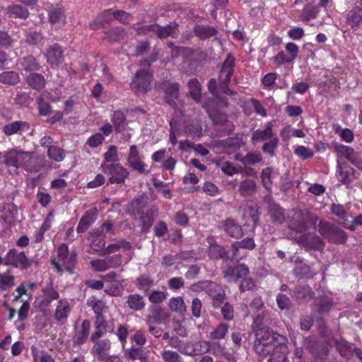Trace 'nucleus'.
<instances>
[{"instance_id": "69168bd1", "label": "nucleus", "mask_w": 362, "mask_h": 362, "mask_svg": "<svg viewBox=\"0 0 362 362\" xmlns=\"http://www.w3.org/2000/svg\"><path fill=\"white\" fill-rule=\"evenodd\" d=\"M160 357L163 362H182L180 355L175 351L163 350L160 352Z\"/></svg>"}, {"instance_id": "864d4df0", "label": "nucleus", "mask_w": 362, "mask_h": 362, "mask_svg": "<svg viewBox=\"0 0 362 362\" xmlns=\"http://www.w3.org/2000/svg\"><path fill=\"white\" fill-rule=\"evenodd\" d=\"M210 351V341L193 342V355H204Z\"/></svg>"}, {"instance_id": "8fccbe9b", "label": "nucleus", "mask_w": 362, "mask_h": 362, "mask_svg": "<svg viewBox=\"0 0 362 362\" xmlns=\"http://www.w3.org/2000/svg\"><path fill=\"white\" fill-rule=\"evenodd\" d=\"M335 348H337L339 354L345 358L349 357L353 354V350L354 349L351 348V344L347 341L343 339L335 342Z\"/></svg>"}, {"instance_id": "aec40b11", "label": "nucleus", "mask_w": 362, "mask_h": 362, "mask_svg": "<svg viewBox=\"0 0 362 362\" xmlns=\"http://www.w3.org/2000/svg\"><path fill=\"white\" fill-rule=\"evenodd\" d=\"M202 288L206 290L214 300L221 302L224 298V292L221 286L212 281H204L200 283Z\"/></svg>"}, {"instance_id": "0e129e2a", "label": "nucleus", "mask_w": 362, "mask_h": 362, "mask_svg": "<svg viewBox=\"0 0 362 362\" xmlns=\"http://www.w3.org/2000/svg\"><path fill=\"white\" fill-rule=\"evenodd\" d=\"M273 173V169L270 167L266 168L262 170V175H260V177H262V182L264 188H266L267 190L270 191L272 187V175Z\"/></svg>"}, {"instance_id": "f3484780", "label": "nucleus", "mask_w": 362, "mask_h": 362, "mask_svg": "<svg viewBox=\"0 0 362 362\" xmlns=\"http://www.w3.org/2000/svg\"><path fill=\"white\" fill-rule=\"evenodd\" d=\"M273 122L269 121L264 125V129H257L252 132L251 141L252 144L264 141H271L273 138H277L273 134Z\"/></svg>"}, {"instance_id": "b1692460", "label": "nucleus", "mask_w": 362, "mask_h": 362, "mask_svg": "<svg viewBox=\"0 0 362 362\" xmlns=\"http://www.w3.org/2000/svg\"><path fill=\"white\" fill-rule=\"evenodd\" d=\"M298 47H285L284 51H280L274 58V62L279 65L292 62L298 52Z\"/></svg>"}, {"instance_id": "774afa93", "label": "nucleus", "mask_w": 362, "mask_h": 362, "mask_svg": "<svg viewBox=\"0 0 362 362\" xmlns=\"http://www.w3.org/2000/svg\"><path fill=\"white\" fill-rule=\"evenodd\" d=\"M146 296H148V300L151 303H163L165 299V293L163 291L153 290L151 292L147 293Z\"/></svg>"}, {"instance_id": "0eeeda50", "label": "nucleus", "mask_w": 362, "mask_h": 362, "mask_svg": "<svg viewBox=\"0 0 362 362\" xmlns=\"http://www.w3.org/2000/svg\"><path fill=\"white\" fill-rule=\"evenodd\" d=\"M205 109L206 113L215 126L221 127V135H230L234 131V124L228 121L226 113L222 112L219 110L211 107L209 105L204 104L202 105Z\"/></svg>"}, {"instance_id": "7ed1b4c3", "label": "nucleus", "mask_w": 362, "mask_h": 362, "mask_svg": "<svg viewBox=\"0 0 362 362\" xmlns=\"http://www.w3.org/2000/svg\"><path fill=\"white\" fill-rule=\"evenodd\" d=\"M318 232L331 244L344 245L347 241L348 235L346 231L329 221H321L318 223Z\"/></svg>"}, {"instance_id": "20e7f679", "label": "nucleus", "mask_w": 362, "mask_h": 362, "mask_svg": "<svg viewBox=\"0 0 362 362\" xmlns=\"http://www.w3.org/2000/svg\"><path fill=\"white\" fill-rule=\"evenodd\" d=\"M235 65V59L234 56L230 53L228 54L223 62L218 76L219 88L222 90V93L230 96L235 95V92L228 87L231 76L234 74Z\"/></svg>"}, {"instance_id": "4be33fe9", "label": "nucleus", "mask_w": 362, "mask_h": 362, "mask_svg": "<svg viewBox=\"0 0 362 362\" xmlns=\"http://www.w3.org/2000/svg\"><path fill=\"white\" fill-rule=\"evenodd\" d=\"M125 355L131 361H139V362H149V350L144 346L127 348Z\"/></svg>"}, {"instance_id": "ddd939ff", "label": "nucleus", "mask_w": 362, "mask_h": 362, "mask_svg": "<svg viewBox=\"0 0 362 362\" xmlns=\"http://www.w3.org/2000/svg\"><path fill=\"white\" fill-rule=\"evenodd\" d=\"M90 331V322L89 320H83L81 327L76 326L74 327V332L72 336L73 346H81L85 344L88 339Z\"/></svg>"}, {"instance_id": "cd10ccee", "label": "nucleus", "mask_w": 362, "mask_h": 362, "mask_svg": "<svg viewBox=\"0 0 362 362\" xmlns=\"http://www.w3.org/2000/svg\"><path fill=\"white\" fill-rule=\"evenodd\" d=\"M193 33L200 40H206L216 36L218 30L214 26L197 24L193 28Z\"/></svg>"}, {"instance_id": "4468645a", "label": "nucleus", "mask_w": 362, "mask_h": 362, "mask_svg": "<svg viewBox=\"0 0 362 362\" xmlns=\"http://www.w3.org/2000/svg\"><path fill=\"white\" fill-rule=\"evenodd\" d=\"M337 177L343 185L348 186L357 179L356 172L351 166L345 164H338Z\"/></svg>"}, {"instance_id": "a878e982", "label": "nucleus", "mask_w": 362, "mask_h": 362, "mask_svg": "<svg viewBox=\"0 0 362 362\" xmlns=\"http://www.w3.org/2000/svg\"><path fill=\"white\" fill-rule=\"evenodd\" d=\"M110 12L111 9H107L98 15L93 21L90 24V28L93 30H98L99 29L107 28L112 21Z\"/></svg>"}, {"instance_id": "bf43d9fd", "label": "nucleus", "mask_w": 362, "mask_h": 362, "mask_svg": "<svg viewBox=\"0 0 362 362\" xmlns=\"http://www.w3.org/2000/svg\"><path fill=\"white\" fill-rule=\"evenodd\" d=\"M278 147V138H273L271 141H267L262 146V150L264 154L270 157H274L276 150Z\"/></svg>"}, {"instance_id": "6e6d98bb", "label": "nucleus", "mask_w": 362, "mask_h": 362, "mask_svg": "<svg viewBox=\"0 0 362 362\" xmlns=\"http://www.w3.org/2000/svg\"><path fill=\"white\" fill-rule=\"evenodd\" d=\"M21 64L23 69L28 72L34 71L40 69V65L36 62V59L32 56L23 58Z\"/></svg>"}, {"instance_id": "79ce46f5", "label": "nucleus", "mask_w": 362, "mask_h": 362, "mask_svg": "<svg viewBox=\"0 0 362 362\" xmlns=\"http://www.w3.org/2000/svg\"><path fill=\"white\" fill-rule=\"evenodd\" d=\"M209 255L210 258L214 259H222L227 260L228 259V251L223 246L218 244L210 245Z\"/></svg>"}, {"instance_id": "49530a36", "label": "nucleus", "mask_w": 362, "mask_h": 362, "mask_svg": "<svg viewBox=\"0 0 362 362\" xmlns=\"http://www.w3.org/2000/svg\"><path fill=\"white\" fill-rule=\"evenodd\" d=\"M189 93L192 100L198 103L202 98V87L197 79L193 78L188 82Z\"/></svg>"}, {"instance_id": "f8f14e48", "label": "nucleus", "mask_w": 362, "mask_h": 362, "mask_svg": "<svg viewBox=\"0 0 362 362\" xmlns=\"http://www.w3.org/2000/svg\"><path fill=\"white\" fill-rule=\"evenodd\" d=\"M4 265H11L15 268L27 269L31 265V262L24 253L13 248L7 252L4 257Z\"/></svg>"}, {"instance_id": "4c0bfd02", "label": "nucleus", "mask_w": 362, "mask_h": 362, "mask_svg": "<svg viewBox=\"0 0 362 362\" xmlns=\"http://www.w3.org/2000/svg\"><path fill=\"white\" fill-rule=\"evenodd\" d=\"M256 182L252 179H246L240 182L239 193L242 197H250L255 193Z\"/></svg>"}, {"instance_id": "72a5a7b5", "label": "nucleus", "mask_w": 362, "mask_h": 362, "mask_svg": "<svg viewBox=\"0 0 362 362\" xmlns=\"http://www.w3.org/2000/svg\"><path fill=\"white\" fill-rule=\"evenodd\" d=\"M70 313V306L68 300H60L56 306L54 318L57 321L64 320Z\"/></svg>"}, {"instance_id": "2eb2a0df", "label": "nucleus", "mask_w": 362, "mask_h": 362, "mask_svg": "<svg viewBox=\"0 0 362 362\" xmlns=\"http://www.w3.org/2000/svg\"><path fill=\"white\" fill-rule=\"evenodd\" d=\"M98 216V210L97 207H93L86 211L83 216H81L79 223L77 224V233H84L88 228L94 223Z\"/></svg>"}, {"instance_id": "f704fd0d", "label": "nucleus", "mask_w": 362, "mask_h": 362, "mask_svg": "<svg viewBox=\"0 0 362 362\" xmlns=\"http://www.w3.org/2000/svg\"><path fill=\"white\" fill-rule=\"evenodd\" d=\"M127 305L131 310L139 311L144 308L145 302L144 297L139 293H134L127 296Z\"/></svg>"}, {"instance_id": "338daca9", "label": "nucleus", "mask_w": 362, "mask_h": 362, "mask_svg": "<svg viewBox=\"0 0 362 362\" xmlns=\"http://www.w3.org/2000/svg\"><path fill=\"white\" fill-rule=\"evenodd\" d=\"M271 217L272 221L279 223H281L284 222L285 216H284V210L281 206H272L270 209Z\"/></svg>"}, {"instance_id": "5fc2aeb1", "label": "nucleus", "mask_w": 362, "mask_h": 362, "mask_svg": "<svg viewBox=\"0 0 362 362\" xmlns=\"http://www.w3.org/2000/svg\"><path fill=\"white\" fill-rule=\"evenodd\" d=\"M244 217H248L247 224L251 225L255 228L257 222L259 221V213L256 209L252 206H248L247 209L244 211Z\"/></svg>"}, {"instance_id": "c85d7f7f", "label": "nucleus", "mask_w": 362, "mask_h": 362, "mask_svg": "<svg viewBox=\"0 0 362 362\" xmlns=\"http://www.w3.org/2000/svg\"><path fill=\"white\" fill-rule=\"evenodd\" d=\"M235 160L245 166L255 165L262 161V155L259 152H248L245 156L235 154Z\"/></svg>"}, {"instance_id": "412c9836", "label": "nucleus", "mask_w": 362, "mask_h": 362, "mask_svg": "<svg viewBox=\"0 0 362 362\" xmlns=\"http://www.w3.org/2000/svg\"><path fill=\"white\" fill-rule=\"evenodd\" d=\"M94 343L92 348V354L97 356L98 361H105L106 354L111 349V341L108 339L93 341Z\"/></svg>"}, {"instance_id": "5701e85b", "label": "nucleus", "mask_w": 362, "mask_h": 362, "mask_svg": "<svg viewBox=\"0 0 362 362\" xmlns=\"http://www.w3.org/2000/svg\"><path fill=\"white\" fill-rule=\"evenodd\" d=\"M156 35L160 40L168 37L177 38L179 35L177 24L176 23H170L163 26L158 24Z\"/></svg>"}, {"instance_id": "58836bf2", "label": "nucleus", "mask_w": 362, "mask_h": 362, "mask_svg": "<svg viewBox=\"0 0 362 362\" xmlns=\"http://www.w3.org/2000/svg\"><path fill=\"white\" fill-rule=\"evenodd\" d=\"M26 81L32 89L40 90L44 88L45 80L43 75L36 73H31L27 76Z\"/></svg>"}, {"instance_id": "39448f33", "label": "nucleus", "mask_w": 362, "mask_h": 362, "mask_svg": "<svg viewBox=\"0 0 362 362\" xmlns=\"http://www.w3.org/2000/svg\"><path fill=\"white\" fill-rule=\"evenodd\" d=\"M100 168L107 177V185H122L130 175V172L120 163H102Z\"/></svg>"}, {"instance_id": "473e14b6", "label": "nucleus", "mask_w": 362, "mask_h": 362, "mask_svg": "<svg viewBox=\"0 0 362 362\" xmlns=\"http://www.w3.org/2000/svg\"><path fill=\"white\" fill-rule=\"evenodd\" d=\"M346 23L351 28H356L362 23V8L356 7L347 13Z\"/></svg>"}, {"instance_id": "393cba45", "label": "nucleus", "mask_w": 362, "mask_h": 362, "mask_svg": "<svg viewBox=\"0 0 362 362\" xmlns=\"http://www.w3.org/2000/svg\"><path fill=\"white\" fill-rule=\"evenodd\" d=\"M90 247L92 248L93 252H96L99 255L105 247V235L98 230H93L90 233Z\"/></svg>"}, {"instance_id": "09e8293b", "label": "nucleus", "mask_w": 362, "mask_h": 362, "mask_svg": "<svg viewBox=\"0 0 362 362\" xmlns=\"http://www.w3.org/2000/svg\"><path fill=\"white\" fill-rule=\"evenodd\" d=\"M48 158L55 162H62L65 157V151L61 147L57 146H51L47 149Z\"/></svg>"}, {"instance_id": "3c124183", "label": "nucleus", "mask_w": 362, "mask_h": 362, "mask_svg": "<svg viewBox=\"0 0 362 362\" xmlns=\"http://www.w3.org/2000/svg\"><path fill=\"white\" fill-rule=\"evenodd\" d=\"M228 331V325L226 323H221L210 332V338L214 341L222 339L226 337Z\"/></svg>"}, {"instance_id": "dca6fc26", "label": "nucleus", "mask_w": 362, "mask_h": 362, "mask_svg": "<svg viewBox=\"0 0 362 362\" xmlns=\"http://www.w3.org/2000/svg\"><path fill=\"white\" fill-rule=\"evenodd\" d=\"M165 103L173 107H177L175 100L180 97V86L177 82H168L163 85Z\"/></svg>"}, {"instance_id": "f257e3e1", "label": "nucleus", "mask_w": 362, "mask_h": 362, "mask_svg": "<svg viewBox=\"0 0 362 362\" xmlns=\"http://www.w3.org/2000/svg\"><path fill=\"white\" fill-rule=\"evenodd\" d=\"M254 351L263 357L270 355L267 362H289L288 338L268 327L256 330Z\"/></svg>"}, {"instance_id": "a211bd4d", "label": "nucleus", "mask_w": 362, "mask_h": 362, "mask_svg": "<svg viewBox=\"0 0 362 362\" xmlns=\"http://www.w3.org/2000/svg\"><path fill=\"white\" fill-rule=\"evenodd\" d=\"M184 131L185 135L193 139H200L202 136L201 121L197 118L185 121Z\"/></svg>"}, {"instance_id": "de8ad7c7", "label": "nucleus", "mask_w": 362, "mask_h": 362, "mask_svg": "<svg viewBox=\"0 0 362 362\" xmlns=\"http://www.w3.org/2000/svg\"><path fill=\"white\" fill-rule=\"evenodd\" d=\"M59 261L62 262V265L64 266L65 270L69 272V274H72L77 262V253L72 251L67 257L60 259Z\"/></svg>"}, {"instance_id": "052dcab7", "label": "nucleus", "mask_w": 362, "mask_h": 362, "mask_svg": "<svg viewBox=\"0 0 362 362\" xmlns=\"http://www.w3.org/2000/svg\"><path fill=\"white\" fill-rule=\"evenodd\" d=\"M103 159H105V162L107 163H118L119 156L117 148L114 145L110 146L107 151L103 154Z\"/></svg>"}, {"instance_id": "ea45409f", "label": "nucleus", "mask_w": 362, "mask_h": 362, "mask_svg": "<svg viewBox=\"0 0 362 362\" xmlns=\"http://www.w3.org/2000/svg\"><path fill=\"white\" fill-rule=\"evenodd\" d=\"M111 122H112L115 131L117 133L122 132L126 128V116L122 111H115L111 116Z\"/></svg>"}, {"instance_id": "423d86ee", "label": "nucleus", "mask_w": 362, "mask_h": 362, "mask_svg": "<svg viewBox=\"0 0 362 362\" xmlns=\"http://www.w3.org/2000/svg\"><path fill=\"white\" fill-rule=\"evenodd\" d=\"M152 81L153 75L150 71L139 69L131 79V90L137 95L146 94L151 89Z\"/></svg>"}, {"instance_id": "37998d69", "label": "nucleus", "mask_w": 362, "mask_h": 362, "mask_svg": "<svg viewBox=\"0 0 362 362\" xmlns=\"http://www.w3.org/2000/svg\"><path fill=\"white\" fill-rule=\"evenodd\" d=\"M47 61L51 66L58 64L62 59V51L60 47H52L47 52Z\"/></svg>"}, {"instance_id": "a19ab883", "label": "nucleus", "mask_w": 362, "mask_h": 362, "mask_svg": "<svg viewBox=\"0 0 362 362\" xmlns=\"http://www.w3.org/2000/svg\"><path fill=\"white\" fill-rule=\"evenodd\" d=\"M7 13L9 16L15 18L25 19L28 17L30 13L26 8L18 4L10 5L7 7Z\"/></svg>"}, {"instance_id": "2f4dec72", "label": "nucleus", "mask_w": 362, "mask_h": 362, "mask_svg": "<svg viewBox=\"0 0 362 362\" xmlns=\"http://www.w3.org/2000/svg\"><path fill=\"white\" fill-rule=\"evenodd\" d=\"M30 310V305L28 301L23 302V305L20 306L18 310V320L14 322L15 327L19 332H23L25 329V324L23 321L27 319L28 316V311Z\"/></svg>"}, {"instance_id": "e2e57ef3", "label": "nucleus", "mask_w": 362, "mask_h": 362, "mask_svg": "<svg viewBox=\"0 0 362 362\" xmlns=\"http://www.w3.org/2000/svg\"><path fill=\"white\" fill-rule=\"evenodd\" d=\"M26 42L31 45L45 44V38L40 32L31 31L26 35Z\"/></svg>"}, {"instance_id": "4d7b16f0", "label": "nucleus", "mask_w": 362, "mask_h": 362, "mask_svg": "<svg viewBox=\"0 0 362 362\" xmlns=\"http://www.w3.org/2000/svg\"><path fill=\"white\" fill-rule=\"evenodd\" d=\"M168 307L170 310L177 313H181L185 310V302L181 296L170 298L169 300Z\"/></svg>"}, {"instance_id": "9d476101", "label": "nucleus", "mask_w": 362, "mask_h": 362, "mask_svg": "<svg viewBox=\"0 0 362 362\" xmlns=\"http://www.w3.org/2000/svg\"><path fill=\"white\" fill-rule=\"evenodd\" d=\"M127 164L131 169L139 174L147 175L149 173L148 165L144 161V156L140 154L139 148L133 144L129 147L127 157Z\"/></svg>"}, {"instance_id": "6e6552de", "label": "nucleus", "mask_w": 362, "mask_h": 362, "mask_svg": "<svg viewBox=\"0 0 362 362\" xmlns=\"http://www.w3.org/2000/svg\"><path fill=\"white\" fill-rule=\"evenodd\" d=\"M133 206L137 210V213L140 215V223H141V233L146 234L151 230L153 221L158 215V208L153 206L144 211L143 207L140 206V199H136L134 200Z\"/></svg>"}, {"instance_id": "7c9ffc66", "label": "nucleus", "mask_w": 362, "mask_h": 362, "mask_svg": "<svg viewBox=\"0 0 362 362\" xmlns=\"http://www.w3.org/2000/svg\"><path fill=\"white\" fill-rule=\"evenodd\" d=\"M41 292H42L44 296V303L47 305H50L52 302L59 298V293L54 288L52 280L45 284L42 289H41Z\"/></svg>"}, {"instance_id": "e433bc0d", "label": "nucleus", "mask_w": 362, "mask_h": 362, "mask_svg": "<svg viewBox=\"0 0 362 362\" xmlns=\"http://www.w3.org/2000/svg\"><path fill=\"white\" fill-rule=\"evenodd\" d=\"M105 38L107 40L108 42L111 43H120L126 36V33L122 27L111 28L107 32H105Z\"/></svg>"}, {"instance_id": "a18cd8bd", "label": "nucleus", "mask_w": 362, "mask_h": 362, "mask_svg": "<svg viewBox=\"0 0 362 362\" xmlns=\"http://www.w3.org/2000/svg\"><path fill=\"white\" fill-rule=\"evenodd\" d=\"M155 284L152 278L147 275H139L135 279V285L138 289L142 291L144 294H147L148 288Z\"/></svg>"}, {"instance_id": "1a4fd4ad", "label": "nucleus", "mask_w": 362, "mask_h": 362, "mask_svg": "<svg viewBox=\"0 0 362 362\" xmlns=\"http://www.w3.org/2000/svg\"><path fill=\"white\" fill-rule=\"evenodd\" d=\"M223 279L228 283L237 284L241 279L249 275V268L247 264L240 263L236 265L227 264L221 268Z\"/></svg>"}, {"instance_id": "c03bdc74", "label": "nucleus", "mask_w": 362, "mask_h": 362, "mask_svg": "<svg viewBox=\"0 0 362 362\" xmlns=\"http://www.w3.org/2000/svg\"><path fill=\"white\" fill-rule=\"evenodd\" d=\"M20 82V76L18 72L7 71L0 74V83L9 86H16Z\"/></svg>"}, {"instance_id": "680f3d73", "label": "nucleus", "mask_w": 362, "mask_h": 362, "mask_svg": "<svg viewBox=\"0 0 362 362\" xmlns=\"http://www.w3.org/2000/svg\"><path fill=\"white\" fill-rule=\"evenodd\" d=\"M333 306L330 298L327 296L318 297V313H327Z\"/></svg>"}, {"instance_id": "c9c22d12", "label": "nucleus", "mask_w": 362, "mask_h": 362, "mask_svg": "<svg viewBox=\"0 0 362 362\" xmlns=\"http://www.w3.org/2000/svg\"><path fill=\"white\" fill-rule=\"evenodd\" d=\"M33 362H55V359L52 354H49L45 350L40 351L35 345L30 348Z\"/></svg>"}, {"instance_id": "f03ea898", "label": "nucleus", "mask_w": 362, "mask_h": 362, "mask_svg": "<svg viewBox=\"0 0 362 362\" xmlns=\"http://www.w3.org/2000/svg\"><path fill=\"white\" fill-rule=\"evenodd\" d=\"M293 219L297 221V223H293V228L302 233L300 238H298V242L310 248H317V235L314 232L305 233L310 225H313L315 229V222L310 218L308 214L304 215L301 211L294 213Z\"/></svg>"}, {"instance_id": "603ef678", "label": "nucleus", "mask_w": 362, "mask_h": 362, "mask_svg": "<svg viewBox=\"0 0 362 362\" xmlns=\"http://www.w3.org/2000/svg\"><path fill=\"white\" fill-rule=\"evenodd\" d=\"M317 15V9L315 6L308 5L303 9L301 14V19L303 22L309 23L310 25H314V23H310L312 20H315Z\"/></svg>"}, {"instance_id": "6ab92c4d", "label": "nucleus", "mask_w": 362, "mask_h": 362, "mask_svg": "<svg viewBox=\"0 0 362 362\" xmlns=\"http://www.w3.org/2000/svg\"><path fill=\"white\" fill-rule=\"evenodd\" d=\"M221 228L225 230L226 234L232 238H240L243 235V228L236 221L232 218L223 220L221 223Z\"/></svg>"}, {"instance_id": "13d9d810", "label": "nucleus", "mask_w": 362, "mask_h": 362, "mask_svg": "<svg viewBox=\"0 0 362 362\" xmlns=\"http://www.w3.org/2000/svg\"><path fill=\"white\" fill-rule=\"evenodd\" d=\"M14 286V276L6 272L0 274V290L6 291Z\"/></svg>"}, {"instance_id": "c756f323", "label": "nucleus", "mask_w": 362, "mask_h": 362, "mask_svg": "<svg viewBox=\"0 0 362 362\" xmlns=\"http://www.w3.org/2000/svg\"><path fill=\"white\" fill-rule=\"evenodd\" d=\"M28 128V124L26 122L21 120L14 121L11 123H6L4 127H2V132L7 136L17 134L24 129Z\"/></svg>"}, {"instance_id": "bb28decb", "label": "nucleus", "mask_w": 362, "mask_h": 362, "mask_svg": "<svg viewBox=\"0 0 362 362\" xmlns=\"http://www.w3.org/2000/svg\"><path fill=\"white\" fill-rule=\"evenodd\" d=\"M21 168L28 173H37L41 170L42 165L40 159L30 151V155L22 162Z\"/></svg>"}, {"instance_id": "9b49d317", "label": "nucleus", "mask_w": 362, "mask_h": 362, "mask_svg": "<svg viewBox=\"0 0 362 362\" xmlns=\"http://www.w3.org/2000/svg\"><path fill=\"white\" fill-rule=\"evenodd\" d=\"M29 155V151H23L18 147L11 148L5 151L4 165L7 168L15 169L16 174L18 173V169L21 168L22 162L26 159Z\"/></svg>"}]
</instances>
